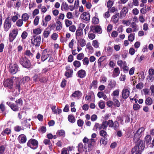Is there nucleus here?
Returning a JSON list of instances; mask_svg holds the SVG:
<instances>
[{
    "label": "nucleus",
    "instance_id": "nucleus-56",
    "mask_svg": "<svg viewBox=\"0 0 154 154\" xmlns=\"http://www.w3.org/2000/svg\"><path fill=\"white\" fill-rule=\"evenodd\" d=\"M41 29L39 28H38L33 30V32L35 34H38L41 33Z\"/></svg>",
    "mask_w": 154,
    "mask_h": 154
},
{
    "label": "nucleus",
    "instance_id": "nucleus-50",
    "mask_svg": "<svg viewBox=\"0 0 154 154\" xmlns=\"http://www.w3.org/2000/svg\"><path fill=\"white\" fill-rule=\"evenodd\" d=\"M83 124L84 122L81 119H79L78 120L77 125L79 126L82 127L83 125Z\"/></svg>",
    "mask_w": 154,
    "mask_h": 154
},
{
    "label": "nucleus",
    "instance_id": "nucleus-42",
    "mask_svg": "<svg viewBox=\"0 0 154 154\" xmlns=\"http://www.w3.org/2000/svg\"><path fill=\"white\" fill-rule=\"evenodd\" d=\"M84 57V55L83 53L79 54L77 56V59L79 60H82Z\"/></svg>",
    "mask_w": 154,
    "mask_h": 154
},
{
    "label": "nucleus",
    "instance_id": "nucleus-45",
    "mask_svg": "<svg viewBox=\"0 0 154 154\" xmlns=\"http://www.w3.org/2000/svg\"><path fill=\"white\" fill-rule=\"evenodd\" d=\"M106 134L107 133L106 131L103 130H101L100 131V135L101 136L103 137H105L106 135Z\"/></svg>",
    "mask_w": 154,
    "mask_h": 154
},
{
    "label": "nucleus",
    "instance_id": "nucleus-19",
    "mask_svg": "<svg viewBox=\"0 0 154 154\" xmlns=\"http://www.w3.org/2000/svg\"><path fill=\"white\" fill-rule=\"evenodd\" d=\"M141 136H142L138 134L136 132L134 133L133 140V142L135 143H137V142L140 140V138Z\"/></svg>",
    "mask_w": 154,
    "mask_h": 154
},
{
    "label": "nucleus",
    "instance_id": "nucleus-36",
    "mask_svg": "<svg viewBox=\"0 0 154 154\" xmlns=\"http://www.w3.org/2000/svg\"><path fill=\"white\" fill-rule=\"evenodd\" d=\"M73 66L75 67V69L79 68L81 66L80 62L78 60H75L73 62Z\"/></svg>",
    "mask_w": 154,
    "mask_h": 154
},
{
    "label": "nucleus",
    "instance_id": "nucleus-26",
    "mask_svg": "<svg viewBox=\"0 0 154 154\" xmlns=\"http://www.w3.org/2000/svg\"><path fill=\"white\" fill-rule=\"evenodd\" d=\"M30 80V79L29 77L28 76H25L23 77L20 81L22 82L23 85H24L25 83L28 82Z\"/></svg>",
    "mask_w": 154,
    "mask_h": 154
},
{
    "label": "nucleus",
    "instance_id": "nucleus-33",
    "mask_svg": "<svg viewBox=\"0 0 154 154\" xmlns=\"http://www.w3.org/2000/svg\"><path fill=\"white\" fill-rule=\"evenodd\" d=\"M145 130V128L143 127H141L136 132V133H137L138 134H139L142 136L143 135L144 132Z\"/></svg>",
    "mask_w": 154,
    "mask_h": 154
},
{
    "label": "nucleus",
    "instance_id": "nucleus-41",
    "mask_svg": "<svg viewBox=\"0 0 154 154\" xmlns=\"http://www.w3.org/2000/svg\"><path fill=\"white\" fill-rule=\"evenodd\" d=\"M57 135L60 136H64L65 135V132L63 130H60L58 131L57 133Z\"/></svg>",
    "mask_w": 154,
    "mask_h": 154
},
{
    "label": "nucleus",
    "instance_id": "nucleus-55",
    "mask_svg": "<svg viewBox=\"0 0 154 154\" xmlns=\"http://www.w3.org/2000/svg\"><path fill=\"white\" fill-rule=\"evenodd\" d=\"M97 128L99 129V124L98 123H96L93 129L94 131H97Z\"/></svg>",
    "mask_w": 154,
    "mask_h": 154
},
{
    "label": "nucleus",
    "instance_id": "nucleus-18",
    "mask_svg": "<svg viewBox=\"0 0 154 154\" xmlns=\"http://www.w3.org/2000/svg\"><path fill=\"white\" fill-rule=\"evenodd\" d=\"M128 11L127 7H125L123 8L120 12V17L121 18L125 17Z\"/></svg>",
    "mask_w": 154,
    "mask_h": 154
},
{
    "label": "nucleus",
    "instance_id": "nucleus-62",
    "mask_svg": "<svg viewBox=\"0 0 154 154\" xmlns=\"http://www.w3.org/2000/svg\"><path fill=\"white\" fill-rule=\"evenodd\" d=\"M93 42L92 45L95 48H97L99 47V45L98 43L96 40H94L93 41Z\"/></svg>",
    "mask_w": 154,
    "mask_h": 154
},
{
    "label": "nucleus",
    "instance_id": "nucleus-46",
    "mask_svg": "<svg viewBox=\"0 0 154 154\" xmlns=\"http://www.w3.org/2000/svg\"><path fill=\"white\" fill-rule=\"evenodd\" d=\"M65 22L66 26L67 27H69L72 24V22L68 19H66L65 20Z\"/></svg>",
    "mask_w": 154,
    "mask_h": 154
},
{
    "label": "nucleus",
    "instance_id": "nucleus-47",
    "mask_svg": "<svg viewBox=\"0 0 154 154\" xmlns=\"http://www.w3.org/2000/svg\"><path fill=\"white\" fill-rule=\"evenodd\" d=\"M140 106L138 103L134 104L133 105V109L134 110H137L140 108Z\"/></svg>",
    "mask_w": 154,
    "mask_h": 154
},
{
    "label": "nucleus",
    "instance_id": "nucleus-43",
    "mask_svg": "<svg viewBox=\"0 0 154 154\" xmlns=\"http://www.w3.org/2000/svg\"><path fill=\"white\" fill-rule=\"evenodd\" d=\"M23 23V20L21 19L18 20L16 22V25L18 27H21Z\"/></svg>",
    "mask_w": 154,
    "mask_h": 154
},
{
    "label": "nucleus",
    "instance_id": "nucleus-52",
    "mask_svg": "<svg viewBox=\"0 0 154 154\" xmlns=\"http://www.w3.org/2000/svg\"><path fill=\"white\" fill-rule=\"evenodd\" d=\"M39 17L38 16H36L34 20V24L35 25H37L38 23Z\"/></svg>",
    "mask_w": 154,
    "mask_h": 154
},
{
    "label": "nucleus",
    "instance_id": "nucleus-35",
    "mask_svg": "<svg viewBox=\"0 0 154 154\" xmlns=\"http://www.w3.org/2000/svg\"><path fill=\"white\" fill-rule=\"evenodd\" d=\"M100 142V144L106 145L107 143V139L105 137L101 138Z\"/></svg>",
    "mask_w": 154,
    "mask_h": 154
},
{
    "label": "nucleus",
    "instance_id": "nucleus-44",
    "mask_svg": "<svg viewBox=\"0 0 154 154\" xmlns=\"http://www.w3.org/2000/svg\"><path fill=\"white\" fill-rule=\"evenodd\" d=\"M82 61L84 65L87 66L88 65L89 63V60L87 57H85L82 60Z\"/></svg>",
    "mask_w": 154,
    "mask_h": 154
},
{
    "label": "nucleus",
    "instance_id": "nucleus-40",
    "mask_svg": "<svg viewBox=\"0 0 154 154\" xmlns=\"http://www.w3.org/2000/svg\"><path fill=\"white\" fill-rule=\"evenodd\" d=\"M22 19L24 21H26L28 20L29 16L27 14L25 13L23 14L22 16Z\"/></svg>",
    "mask_w": 154,
    "mask_h": 154
},
{
    "label": "nucleus",
    "instance_id": "nucleus-10",
    "mask_svg": "<svg viewBox=\"0 0 154 154\" xmlns=\"http://www.w3.org/2000/svg\"><path fill=\"white\" fill-rule=\"evenodd\" d=\"M26 136L24 134L20 135L18 137L19 142L20 143H24L26 141Z\"/></svg>",
    "mask_w": 154,
    "mask_h": 154
},
{
    "label": "nucleus",
    "instance_id": "nucleus-11",
    "mask_svg": "<svg viewBox=\"0 0 154 154\" xmlns=\"http://www.w3.org/2000/svg\"><path fill=\"white\" fill-rule=\"evenodd\" d=\"M130 91L127 89H124L122 91V96L124 99H126L129 95Z\"/></svg>",
    "mask_w": 154,
    "mask_h": 154
},
{
    "label": "nucleus",
    "instance_id": "nucleus-21",
    "mask_svg": "<svg viewBox=\"0 0 154 154\" xmlns=\"http://www.w3.org/2000/svg\"><path fill=\"white\" fill-rule=\"evenodd\" d=\"M18 30L17 29H13L9 34V37L10 38H15L17 35Z\"/></svg>",
    "mask_w": 154,
    "mask_h": 154
},
{
    "label": "nucleus",
    "instance_id": "nucleus-12",
    "mask_svg": "<svg viewBox=\"0 0 154 154\" xmlns=\"http://www.w3.org/2000/svg\"><path fill=\"white\" fill-rule=\"evenodd\" d=\"M47 53V50L45 49L43 50V52L42 54L41 57V60L42 62H44L46 60L48 57L49 56V54H46Z\"/></svg>",
    "mask_w": 154,
    "mask_h": 154
},
{
    "label": "nucleus",
    "instance_id": "nucleus-63",
    "mask_svg": "<svg viewBox=\"0 0 154 154\" xmlns=\"http://www.w3.org/2000/svg\"><path fill=\"white\" fill-rule=\"evenodd\" d=\"M62 7H63L65 9H67L69 8V6L65 2H64L62 5Z\"/></svg>",
    "mask_w": 154,
    "mask_h": 154
},
{
    "label": "nucleus",
    "instance_id": "nucleus-20",
    "mask_svg": "<svg viewBox=\"0 0 154 154\" xmlns=\"http://www.w3.org/2000/svg\"><path fill=\"white\" fill-rule=\"evenodd\" d=\"M81 17H82V19L85 20H89L90 19V15L89 13L86 12H84L82 13Z\"/></svg>",
    "mask_w": 154,
    "mask_h": 154
},
{
    "label": "nucleus",
    "instance_id": "nucleus-7",
    "mask_svg": "<svg viewBox=\"0 0 154 154\" xmlns=\"http://www.w3.org/2000/svg\"><path fill=\"white\" fill-rule=\"evenodd\" d=\"M6 104L10 107L11 109L14 112L18 111L20 108V107L18 106L17 105L9 102H7Z\"/></svg>",
    "mask_w": 154,
    "mask_h": 154
},
{
    "label": "nucleus",
    "instance_id": "nucleus-17",
    "mask_svg": "<svg viewBox=\"0 0 154 154\" xmlns=\"http://www.w3.org/2000/svg\"><path fill=\"white\" fill-rule=\"evenodd\" d=\"M77 74L79 77L81 78H83L85 76L86 72L85 70L81 69L77 72Z\"/></svg>",
    "mask_w": 154,
    "mask_h": 154
},
{
    "label": "nucleus",
    "instance_id": "nucleus-38",
    "mask_svg": "<svg viewBox=\"0 0 154 154\" xmlns=\"http://www.w3.org/2000/svg\"><path fill=\"white\" fill-rule=\"evenodd\" d=\"M113 100L114 101L113 105L115 106L119 107L120 105V103L118 100L116 98H113Z\"/></svg>",
    "mask_w": 154,
    "mask_h": 154
},
{
    "label": "nucleus",
    "instance_id": "nucleus-1",
    "mask_svg": "<svg viewBox=\"0 0 154 154\" xmlns=\"http://www.w3.org/2000/svg\"><path fill=\"white\" fill-rule=\"evenodd\" d=\"M102 124L105 130H106L108 126L109 128H112L115 131L117 130L119 127V123L117 120L113 122L112 120H109L108 121H103Z\"/></svg>",
    "mask_w": 154,
    "mask_h": 154
},
{
    "label": "nucleus",
    "instance_id": "nucleus-9",
    "mask_svg": "<svg viewBox=\"0 0 154 154\" xmlns=\"http://www.w3.org/2000/svg\"><path fill=\"white\" fill-rule=\"evenodd\" d=\"M137 143L136 145L137 146L139 149H140L141 151H143L145 147V142L143 140H139L138 142Z\"/></svg>",
    "mask_w": 154,
    "mask_h": 154
},
{
    "label": "nucleus",
    "instance_id": "nucleus-39",
    "mask_svg": "<svg viewBox=\"0 0 154 154\" xmlns=\"http://www.w3.org/2000/svg\"><path fill=\"white\" fill-rule=\"evenodd\" d=\"M99 107L102 109L105 107V102L103 100H101L98 104Z\"/></svg>",
    "mask_w": 154,
    "mask_h": 154
},
{
    "label": "nucleus",
    "instance_id": "nucleus-25",
    "mask_svg": "<svg viewBox=\"0 0 154 154\" xmlns=\"http://www.w3.org/2000/svg\"><path fill=\"white\" fill-rule=\"evenodd\" d=\"M120 72L119 68V67L115 68L113 72L112 77H116L118 76L120 74Z\"/></svg>",
    "mask_w": 154,
    "mask_h": 154
},
{
    "label": "nucleus",
    "instance_id": "nucleus-57",
    "mask_svg": "<svg viewBox=\"0 0 154 154\" xmlns=\"http://www.w3.org/2000/svg\"><path fill=\"white\" fill-rule=\"evenodd\" d=\"M119 89H117L113 91L112 94V95L115 96H118L119 95Z\"/></svg>",
    "mask_w": 154,
    "mask_h": 154
},
{
    "label": "nucleus",
    "instance_id": "nucleus-24",
    "mask_svg": "<svg viewBox=\"0 0 154 154\" xmlns=\"http://www.w3.org/2000/svg\"><path fill=\"white\" fill-rule=\"evenodd\" d=\"M108 86H110V89H112V88L115 87L116 83L115 80L110 79L108 81Z\"/></svg>",
    "mask_w": 154,
    "mask_h": 154
},
{
    "label": "nucleus",
    "instance_id": "nucleus-2",
    "mask_svg": "<svg viewBox=\"0 0 154 154\" xmlns=\"http://www.w3.org/2000/svg\"><path fill=\"white\" fill-rule=\"evenodd\" d=\"M102 124L105 130H106L108 126L109 128H112L115 131L117 130L119 127V123L117 120L113 122L112 120H109L108 121H103Z\"/></svg>",
    "mask_w": 154,
    "mask_h": 154
},
{
    "label": "nucleus",
    "instance_id": "nucleus-48",
    "mask_svg": "<svg viewBox=\"0 0 154 154\" xmlns=\"http://www.w3.org/2000/svg\"><path fill=\"white\" fill-rule=\"evenodd\" d=\"M15 103L17 104V105L21 106L23 104V100L21 98L15 101Z\"/></svg>",
    "mask_w": 154,
    "mask_h": 154
},
{
    "label": "nucleus",
    "instance_id": "nucleus-14",
    "mask_svg": "<svg viewBox=\"0 0 154 154\" xmlns=\"http://www.w3.org/2000/svg\"><path fill=\"white\" fill-rule=\"evenodd\" d=\"M82 95V93L80 91H76L71 95V97H72L75 98L77 97L78 99H79Z\"/></svg>",
    "mask_w": 154,
    "mask_h": 154
},
{
    "label": "nucleus",
    "instance_id": "nucleus-22",
    "mask_svg": "<svg viewBox=\"0 0 154 154\" xmlns=\"http://www.w3.org/2000/svg\"><path fill=\"white\" fill-rule=\"evenodd\" d=\"M31 43L36 46H39L41 42V39H31Z\"/></svg>",
    "mask_w": 154,
    "mask_h": 154
},
{
    "label": "nucleus",
    "instance_id": "nucleus-59",
    "mask_svg": "<svg viewBox=\"0 0 154 154\" xmlns=\"http://www.w3.org/2000/svg\"><path fill=\"white\" fill-rule=\"evenodd\" d=\"M5 149V147L4 145L0 146V154H2Z\"/></svg>",
    "mask_w": 154,
    "mask_h": 154
},
{
    "label": "nucleus",
    "instance_id": "nucleus-3",
    "mask_svg": "<svg viewBox=\"0 0 154 154\" xmlns=\"http://www.w3.org/2000/svg\"><path fill=\"white\" fill-rule=\"evenodd\" d=\"M19 62L23 67L27 69L30 68L31 66L30 60L26 57H21Z\"/></svg>",
    "mask_w": 154,
    "mask_h": 154
},
{
    "label": "nucleus",
    "instance_id": "nucleus-34",
    "mask_svg": "<svg viewBox=\"0 0 154 154\" xmlns=\"http://www.w3.org/2000/svg\"><path fill=\"white\" fill-rule=\"evenodd\" d=\"M78 43L80 44V46L82 47L84 46L86 44V41L84 39H79L78 40Z\"/></svg>",
    "mask_w": 154,
    "mask_h": 154
},
{
    "label": "nucleus",
    "instance_id": "nucleus-54",
    "mask_svg": "<svg viewBox=\"0 0 154 154\" xmlns=\"http://www.w3.org/2000/svg\"><path fill=\"white\" fill-rule=\"evenodd\" d=\"M69 151L67 150L66 148H63L62 149L61 154H69Z\"/></svg>",
    "mask_w": 154,
    "mask_h": 154
},
{
    "label": "nucleus",
    "instance_id": "nucleus-32",
    "mask_svg": "<svg viewBox=\"0 0 154 154\" xmlns=\"http://www.w3.org/2000/svg\"><path fill=\"white\" fill-rule=\"evenodd\" d=\"M73 73V70L66 71L65 72V75L67 78L71 77Z\"/></svg>",
    "mask_w": 154,
    "mask_h": 154
},
{
    "label": "nucleus",
    "instance_id": "nucleus-5",
    "mask_svg": "<svg viewBox=\"0 0 154 154\" xmlns=\"http://www.w3.org/2000/svg\"><path fill=\"white\" fill-rule=\"evenodd\" d=\"M3 84L5 87H7L9 89H11L13 87V81L11 79H8L4 81Z\"/></svg>",
    "mask_w": 154,
    "mask_h": 154
},
{
    "label": "nucleus",
    "instance_id": "nucleus-49",
    "mask_svg": "<svg viewBox=\"0 0 154 154\" xmlns=\"http://www.w3.org/2000/svg\"><path fill=\"white\" fill-rule=\"evenodd\" d=\"M82 34V31L81 29H78L76 32V38H77V36L81 35Z\"/></svg>",
    "mask_w": 154,
    "mask_h": 154
},
{
    "label": "nucleus",
    "instance_id": "nucleus-8",
    "mask_svg": "<svg viewBox=\"0 0 154 154\" xmlns=\"http://www.w3.org/2000/svg\"><path fill=\"white\" fill-rule=\"evenodd\" d=\"M10 67V72L11 74H15L18 70V66L17 64L15 63L13 65H11Z\"/></svg>",
    "mask_w": 154,
    "mask_h": 154
},
{
    "label": "nucleus",
    "instance_id": "nucleus-28",
    "mask_svg": "<svg viewBox=\"0 0 154 154\" xmlns=\"http://www.w3.org/2000/svg\"><path fill=\"white\" fill-rule=\"evenodd\" d=\"M151 139V136L149 135H147L145 137V140L147 145L150 144Z\"/></svg>",
    "mask_w": 154,
    "mask_h": 154
},
{
    "label": "nucleus",
    "instance_id": "nucleus-30",
    "mask_svg": "<svg viewBox=\"0 0 154 154\" xmlns=\"http://www.w3.org/2000/svg\"><path fill=\"white\" fill-rule=\"evenodd\" d=\"M21 123L23 127L26 128L29 127V128H30V126L31 125L29 123H28L27 119L24 120Z\"/></svg>",
    "mask_w": 154,
    "mask_h": 154
},
{
    "label": "nucleus",
    "instance_id": "nucleus-6",
    "mask_svg": "<svg viewBox=\"0 0 154 154\" xmlns=\"http://www.w3.org/2000/svg\"><path fill=\"white\" fill-rule=\"evenodd\" d=\"M11 19L9 17H8L5 21L4 28V30L7 32L11 28Z\"/></svg>",
    "mask_w": 154,
    "mask_h": 154
},
{
    "label": "nucleus",
    "instance_id": "nucleus-64",
    "mask_svg": "<svg viewBox=\"0 0 154 154\" xmlns=\"http://www.w3.org/2000/svg\"><path fill=\"white\" fill-rule=\"evenodd\" d=\"M39 81L42 83L46 82H47V80L45 77H42L41 78H39Z\"/></svg>",
    "mask_w": 154,
    "mask_h": 154
},
{
    "label": "nucleus",
    "instance_id": "nucleus-15",
    "mask_svg": "<svg viewBox=\"0 0 154 154\" xmlns=\"http://www.w3.org/2000/svg\"><path fill=\"white\" fill-rule=\"evenodd\" d=\"M23 83L20 81H16V83L14 84V85L15 86L16 89H18L19 92L20 91L21 88H23Z\"/></svg>",
    "mask_w": 154,
    "mask_h": 154
},
{
    "label": "nucleus",
    "instance_id": "nucleus-31",
    "mask_svg": "<svg viewBox=\"0 0 154 154\" xmlns=\"http://www.w3.org/2000/svg\"><path fill=\"white\" fill-rule=\"evenodd\" d=\"M56 29L57 31H60L62 28V26L61 23L59 21L56 22Z\"/></svg>",
    "mask_w": 154,
    "mask_h": 154
},
{
    "label": "nucleus",
    "instance_id": "nucleus-37",
    "mask_svg": "<svg viewBox=\"0 0 154 154\" xmlns=\"http://www.w3.org/2000/svg\"><path fill=\"white\" fill-rule=\"evenodd\" d=\"M152 103V100L150 97L147 98L145 100V103L146 105L150 106L151 105Z\"/></svg>",
    "mask_w": 154,
    "mask_h": 154
},
{
    "label": "nucleus",
    "instance_id": "nucleus-16",
    "mask_svg": "<svg viewBox=\"0 0 154 154\" xmlns=\"http://www.w3.org/2000/svg\"><path fill=\"white\" fill-rule=\"evenodd\" d=\"M119 18V14L118 13L113 15L111 19L113 22L116 24L118 22Z\"/></svg>",
    "mask_w": 154,
    "mask_h": 154
},
{
    "label": "nucleus",
    "instance_id": "nucleus-58",
    "mask_svg": "<svg viewBox=\"0 0 154 154\" xmlns=\"http://www.w3.org/2000/svg\"><path fill=\"white\" fill-rule=\"evenodd\" d=\"M69 29L70 31L74 32L76 30V27L74 25H72L69 27Z\"/></svg>",
    "mask_w": 154,
    "mask_h": 154
},
{
    "label": "nucleus",
    "instance_id": "nucleus-23",
    "mask_svg": "<svg viewBox=\"0 0 154 154\" xmlns=\"http://www.w3.org/2000/svg\"><path fill=\"white\" fill-rule=\"evenodd\" d=\"M91 29L93 32H100L101 28L99 26H91Z\"/></svg>",
    "mask_w": 154,
    "mask_h": 154
},
{
    "label": "nucleus",
    "instance_id": "nucleus-27",
    "mask_svg": "<svg viewBox=\"0 0 154 154\" xmlns=\"http://www.w3.org/2000/svg\"><path fill=\"white\" fill-rule=\"evenodd\" d=\"M11 133V130L9 128H7L2 131L1 134L3 136H5L10 134Z\"/></svg>",
    "mask_w": 154,
    "mask_h": 154
},
{
    "label": "nucleus",
    "instance_id": "nucleus-13",
    "mask_svg": "<svg viewBox=\"0 0 154 154\" xmlns=\"http://www.w3.org/2000/svg\"><path fill=\"white\" fill-rule=\"evenodd\" d=\"M141 149L138 148L137 146L136 145L132 149L131 152L132 154H141Z\"/></svg>",
    "mask_w": 154,
    "mask_h": 154
},
{
    "label": "nucleus",
    "instance_id": "nucleus-60",
    "mask_svg": "<svg viewBox=\"0 0 154 154\" xmlns=\"http://www.w3.org/2000/svg\"><path fill=\"white\" fill-rule=\"evenodd\" d=\"M88 146V151L89 152L93 148V145L92 143H90V142H89Z\"/></svg>",
    "mask_w": 154,
    "mask_h": 154
},
{
    "label": "nucleus",
    "instance_id": "nucleus-4",
    "mask_svg": "<svg viewBox=\"0 0 154 154\" xmlns=\"http://www.w3.org/2000/svg\"><path fill=\"white\" fill-rule=\"evenodd\" d=\"M27 146L33 149H36L38 146V141L34 139L29 140L27 143Z\"/></svg>",
    "mask_w": 154,
    "mask_h": 154
},
{
    "label": "nucleus",
    "instance_id": "nucleus-51",
    "mask_svg": "<svg viewBox=\"0 0 154 154\" xmlns=\"http://www.w3.org/2000/svg\"><path fill=\"white\" fill-rule=\"evenodd\" d=\"M137 89H141L143 87V83L142 82H140L138 83L136 86Z\"/></svg>",
    "mask_w": 154,
    "mask_h": 154
},
{
    "label": "nucleus",
    "instance_id": "nucleus-29",
    "mask_svg": "<svg viewBox=\"0 0 154 154\" xmlns=\"http://www.w3.org/2000/svg\"><path fill=\"white\" fill-rule=\"evenodd\" d=\"M68 121L71 123H73L75 122V119L73 115H69L68 117Z\"/></svg>",
    "mask_w": 154,
    "mask_h": 154
},
{
    "label": "nucleus",
    "instance_id": "nucleus-61",
    "mask_svg": "<svg viewBox=\"0 0 154 154\" xmlns=\"http://www.w3.org/2000/svg\"><path fill=\"white\" fill-rule=\"evenodd\" d=\"M0 109L2 112H3L5 110V106L4 104L2 103L0 104Z\"/></svg>",
    "mask_w": 154,
    "mask_h": 154
},
{
    "label": "nucleus",
    "instance_id": "nucleus-53",
    "mask_svg": "<svg viewBox=\"0 0 154 154\" xmlns=\"http://www.w3.org/2000/svg\"><path fill=\"white\" fill-rule=\"evenodd\" d=\"M92 22L94 24H97L99 23V19L96 17H94L93 18Z\"/></svg>",
    "mask_w": 154,
    "mask_h": 154
}]
</instances>
